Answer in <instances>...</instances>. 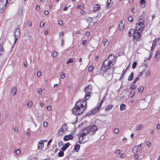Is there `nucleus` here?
<instances>
[{"label":"nucleus","instance_id":"nucleus-1","mask_svg":"<svg viewBox=\"0 0 160 160\" xmlns=\"http://www.w3.org/2000/svg\"><path fill=\"white\" fill-rule=\"evenodd\" d=\"M92 91V86L89 85L85 88V100H79L77 102L74 107L72 109L73 113L75 115H79L82 113L86 109L87 102L90 97V94Z\"/></svg>","mask_w":160,"mask_h":160},{"label":"nucleus","instance_id":"nucleus-2","mask_svg":"<svg viewBox=\"0 0 160 160\" xmlns=\"http://www.w3.org/2000/svg\"><path fill=\"white\" fill-rule=\"evenodd\" d=\"M115 63L112 59L109 60L108 61L106 60L103 62L101 68V72L103 73V75L107 79L112 77L114 69L112 67L114 65Z\"/></svg>","mask_w":160,"mask_h":160},{"label":"nucleus","instance_id":"nucleus-3","mask_svg":"<svg viewBox=\"0 0 160 160\" xmlns=\"http://www.w3.org/2000/svg\"><path fill=\"white\" fill-rule=\"evenodd\" d=\"M144 19L142 16L138 19V23H136V27L134 30V32L133 35V38L136 41H138L140 39L141 35L140 32H142L145 26Z\"/></svg>","mask_w":160,"mask_h":160},{"label":"nucleus","instance_id":"nucleus-4","mask_svg":"<svg viewBox=\"0 0 160 160\" xmlns=\"http://www.w3.org/2000/svg\"><path fill=\"white\" fill-rule=\"evenodd\" d=\"M8 0H0V12H2L6 8V4L8 3Z\"/></svg>","mask_w":160,"mask_h":160},{"label":"nucleus","instance_id":"nucleus-5","mask_svg":"<svg viewBox=\"0 0 160 160\" xmlns=\"http://www.w3.org/2000/svg\"><path fill=\"white\" fill-rule=\"evenodd\" d=\"M105 97H103L100 102L98 103V105H97V108L92 111L91 112L92 113L94 114L98 112L101 107L102 104L103 102V100L105 99Z\"/></svg>","mask_w":160,"mask_h":160},{"label":"nucleus","instance_id":"nucleus-6","mask_svg":"<svg viewBox=\"0 0 160 160\" xmlns=\"http://www.w3.org/2000/svg\"><path fill=\"white\" fill-rule=\"evenodd\" d=\"M89 134L91 135H94L96 131L97 130V128L95 125H92L88 126Z\"/></svg>","mask_w":160,"mask_h":160},{"label":"nucleus","instance_id":"nucleus-7","mask_svg":"<svg viewBox=\"0 0 160 160\" xmlns=\"http://www.w3.org/2000/svg\"><path fill=\"white\" fill-rule=\"evenodd\" d=\"M73 138V136L70 134L69 135H65L63 138V139L64 141H66L72 139Z\"/></svg>","mask_w":160,"mask_h":160},{"label":"nucleus","instance_id":"nucleus-8","mask_svg":"<svg viewBox=\"0 0 160 160\" xmlns=\"http://www.w3.org/2000/svg\"><path fill=\"white\" fill-rule=\"evenodd\" d=\"M113 3V2L112 0H108L107 2V5L106 8H108L112 6Z\"/></svg>","mask_w":160,"mask_h":160},{"label":"nucleus","instance_id":"nucleus-9","mask_svg":"<svg viewBox=\"0 0 160 160\" xmlns=\"http://www.w3.org/2000/svg\"><path fill=\"white\" fill-rule=\"evenodd\" d=\"M17 88L16 86H13L12 88L11 94L13 96H15L16 94Z\"/></svg>","mask_w":160,"mask_h":160},{"label":"nucleus","instance_id":"nucleus-10","mask_svg":"<svg viewBox=\"0 0 160 160\" xmlns=\"http://www.w3.org/2000/svg\"><path fill=\"white\" fill-rule=\"evenodd\" d=\"M42 141H40L38 143V147L39 149H42L43 147L44 144L42 143Z\"/></svg>","mask_w":160,"mask_h":160},{"label":"nucleus","instance_id":"nucleus-11","mask_svg":"<svg viewBox=\"0 0 160 160\" xmlns=\"http://www.w3.org/2000/svg\"><path fill=\"white\" fill-rule=\"evenodd\" d=\"M20 34V30L19 28H17L15 32L14 36L16 37H19Z\"/></svg>","mask_w":160,"mask_h":160},{"label":"nucleus","instance_id":"nucleus-12","mask_svg":"<svg viewBox=\"0 0 160 160\" xmlns=\"http://www.w3.org/2000/svg\"><path fill=\"white\" fill-rule=\"evenodd\" d=\"M134 32V30L133 29H131L128 31V35L130 37H131L132 36L133 37V35Z\"/></svg>","mask_w":160,"mask_h":160},{"label":"nucleus","instance_id":"nucleus-13","mask_svg":"<svg viewBox=\"0 0 160 160\" xmlns=\"http://www.w3.org/2000/svg\"><path fill=\"white\" fill-rule=\"evenodd\" d=\"M100 6L98 4H96L93 6V10L94 11L98 10L100 8Z\"/></svg>","mask_w":160,"mask_h":160},{"label":"nucleus","instance_id":"nucleus-14","mask_svg":"<svg viewBox=\"0 0 160 160\" xmlns=\"http://www.w3.org/2000/svg\"><path fill=\"white\" fill-rule=\"evenodd\" d=\"M88 127L86 128L85 129H83V134H84L85 135H86L88 134V133L89 134V131Z\"/></svg>","mask_w":160,"mask_h":160},{"label":"nucleus","instance_id":"nucleus-15","mask_svg":"<svg viewBox=\"0 0 160 160\" xmlns=\"http://www.w3.org/2000/svg\"><path fill=\"white\" fill-rule=\"evenodd\" d=\"M13 153L14 154L15 153L16 155L17 156H21L23 154L22 152H21V151H13Z\"/></svg>","mask_w":160,"mask_h":160},{"label":"nucleus","instance_id":"nucleus-16","mask_svg":"<svg viewBox=\"0 0 160 160\" xmlns=\"http://www.w3.org/2000/svg\"><path fill=\"white\" fill-rule=\"evenodd\" d=\"M69 145L70 143L69 142L67 143L66 144H65L64 146L62 147L61 150H66L69 147Z\"/></svg>","mask_w":160,"mask_h":160},{"label":"nucleus","instance_id":"nucleus-17","mask_svg":"<svg viewBox=\"0 0 160 160\" xmlns=\"http://www.w3.org/2000/svg\"><path fill=\"white\" fill-rule=\"evenodd\" d=\"M156 57L157 58V62H158V58H160V51L159 50L157 51L156 53Z\"/></svg>","mask_w":160,"mask_h":160},{"label":"nucleus","instance_id":"nucleus-18","mask_svg":"<svg viewBox=\"0 0 160 160\" xmlns=\"http://www.w3.org/2000/svg\"><path fill=\"white\" fill-rule=\"evenodd\" d=\"M113 106L112 105H108L107 107L105 108V111H109L110 109H111L113 107Z\"/></svg>","mask_w":160,"mask_h":160},{"label":"nucleus","instance_id":"nucleus-19","mask_svg":"<svg viewBox=\"0 0 160 160\" xmlns=\"http://www.w3.org/2000/svg\"><path fill=\"white\" fill-rule=\"evenodd\" d=\"M143 128V126L142 125L138 124L136 126V129L137 130H140Z\"/></svg>","mask_w":160,"mask_h":160},{"label":"nucleus","instance_id":"nucleus-20","mask_svg":"<svg viewBox=\"0 0 160 160\" xmlns=\"http://www.w3.org/2000/svg\"><path fill=\"white\" fill-rule=\"evenodd\" d=\"M121 23L119 24V28L120 30L122 29L124 27V25L122 23V21H120Z\"/></svg>","mask_w":160,"mask_h":160},{"label":"nucleus","instance_id":"nucleus-21","mask_svg":"<svg viewBox=\"0 0 160 160\" xmlns=\"http://www.w3.org/2000/svg\"><path fill=\"white\" fill-rule=\"evenodd\" d=\"M133 76H134V74H133V72H132L131 73L130 75L129 76V77L128 79V81H131L133 79Z\"/></svg>","mask_w":160,"mask_h":160},{"label":"nucleus","instance_id":"nucleus-22","mask_svg":"<svg viewBox=\"0 0 160 160\" xmlns=\"http://www.w3.org/2000/svg\"><path fill=\"white\" fill-rule=\"evenodd\" d=\"M142 144H140L138 145V146H135L134 148H133L134 149H136L137 150H140V148L142 145Z\"/></svg>","mask_w":160,"mask_h":160},{"label":"nucleus","instance_id":"nucleus-23","mask_svg":"<svg viewBox=\"0 0 160 160\" xmlns=\"http://www.w3.org/2000/svg\"><path fill=\"white\" fill-rule=\"evenodd\" d=\"M135 91H131L129 95V97L131 98H133L135 94Z\"/></svg>","mask_w":160,"mask_h":160},{"label":"nucleus","instance_id":"nucleus-24","mask_svg":"<svg viewBox=\"0 0 160 160\" xmlns=\"http://www.w3.org/2000/svg\"><path fill=\"white\" fill-rule=\"evenodd\" d=\"M137 86L135 85V84H133L132 83L130 87V88L132 90L135 89L137 88Z\"/></svg>","mask_w":160,"mask_h":160},{"label":"nucleus","instance_id":"nucleus-25","mask_svg":"<svg viewBox=\"0 0 160 160\" xmlns=\"http://www.w3.org/2000/svg\"><path fill=\"white\" fill-rule=\"evenodd\" d=\"M126 108V106L124 104H122L120 106V109L121 110H123L125 109Z\"/></svg>","mask_w":160,"mask_h":160},{"label":"nucleus","instance_id":"nucleus-26","mask_svg":"<svg viewBox=\"0 0 160 160\" xmlns=\"http://www.w3.org/2000/svg\"><path fill=\"white\" fill-rule=\"evenodd\" d=\"M80 147V146L79 144H77L74 147V149H73V150H78L79 149V148Z\"/></svg>","mask_w":160,"mask_h":160},{"label":"nucleus","instance_id":"nucleus-27","mask_svg":"<svg viewBox=\"0 0 160 160\" xmlns=\"http://www.w3.org/2000/svg\"><path fill=\"white\" fill-rule=\"evenodd\" d=\"M74 59L73 58H70L67 62V64H68L69 63L72 62L73 61Z\"/></svg>","mask_w":160,"mask_h":160},{"label":"nucleus","instance_id":"nucleus-28","mask_svg":"<svg viewBox=\"0 0 160 160\" xmlns=\"http://www.w3.org/2000/svg\"><path fill=\"white\" fill-rule=\"evenodd\" d=\"M64 153L62 151H60L58 153V156L60 157H62L63 156Z\"/></svg>","mask_w":160,"mask_h":160},{"label":"nucleus","instance_id":"nucleus-29","mask_svg":"<svg viewBox=\"0 0 160 160\" xmlns=\"http://www.w3.org/2000/svg\"><path fill=\"white\" fill-rule=\"evenodd\" d=\"M62 127L65 130H67L68 128V127L66 124H64L63 125Z\"/></svg>","mask_w":160,"mask_h":160},{"label":"nucleus","instance_id":"nucleus-30","mask_svg":"<svg viewBox=\"0 0 160 160\" xmlns=\"http://www.w3.org/2000/svg\"><path fill=\"white\" fill-rule=\"evenodd\" d=\"M138 90L139 92H142L143 91V87L142 86H141L139 87L138 88Z\"/></svg>","mask_w":160,"mask_h":160},{"label":"nucleus","instance_id":"nucleus-31","mask_svg":"<svg viewBox=\"0 0 160 160\" xmlns=\"http://www.w3.org/2000/svg\"><path fill=\"white\" fill-rule=\"evenodd\" d=\"M53 57H56L57 56L58 53L55 51L53 52L52 53Z\"/></svg>","mask_w":160,"mask_h":160},{"label":"nucleus","instance_id":"nucleus-32","mask_svg":"<svg viewBox=\"0 0 160 160\" xmlns=\"http://www.w3.org/2000/svg\"><path fill=\"white\" fill-rule=\"evenodd\" d=\"M137 62H134L132 64V68L133 69H135L136 66Z\"/></svg>","mask_w":160,"mask_h":160},{"label":"nucleus","instance_id":"nucleus-33","mask_svg":"<svg viewBox=\"0 0 160 160\" xmlns=\"http://www.w3.org/2000/svg\"><path fill=\"white\" fill-rule=\"evenodd\" d=\"M84 7V6L83 5H81L78 6L77 7V8L78 9H82Z\"/></svg>","mask_w":160,"mask_h":160},{"label":"nucleus","instance_id":"nucleus-34","mask_svg":"<svg viewBox=\"0 0 160 160\" xmlns=\"http://www.w3.org/2000/svg\"><path fill=\"white\" fill-rule=\"evenodd\" d=\"M119 129L118 128H116L114 129V132L116 134H118L119 133Z\"/></svg>","mask_w":160,"mask_h":160},{"label":"nucleus","instance_id":"nucleus-35","mask_svg":"<svg viewBox=\"0 0 160 160\" xmlns=\"http://www.w3.org/2000/svg\"><path fill=\"white\" fill-rule=\"evenodd\" d=\"M139 78H138V77H137V78H136L133 81V82H132V83H133V84H135L136 83V82H137V81H138V80H139Z\"/></svg>","mask_w":160,"mask_h":160},{"label":"nucleus","instance_id":"nucleus-36","mask_svg":"<svg viewBox=\"0 0 160 160\" xmlns=\"http://www.w3.org/2000/svg\"><path fill=\"white\" fill-rule=\"evenodd\" d=\"M133 19V18L132 16H130L128 18V20L130 22H132Z\"/></svg>","mask_w":160,"mask_h":160},{"label":"nucleus","instance_id":"nucleus-37","mask_svg":"<svg viewBox=\"0 0 160 160\" xmlns=\"http://www.w3.org/2000/svg\"><path fill=\"white\" fill-rule=\"evenodd\" d=\"M113 57V58H112L113 60V61L114 60V59H115V58H116V57L114 55H112V54H111L109 56V58H112V57Z\"/></svg>","mask_w":160,"mask_h":160},{"label":"nucleus","instance_id":"nucleus-38","mask_svg":"<svg viewBox=\"0 0 160 160\" xmlns=\"http://www.w3.org/2000/svg\"><path fill=\"white\" fill-rule=\"evenodd\" d=\"M37 91L38 92V93L39 95H41V92H42V89L41 88H39L38 89Z\"/></svg>","mask_w":160,"mask_h":160},{"label":"nucleus","instance_id":"nucleus-39","mask_svg":"<svg viewBox=\"0 0 160 160\" xmlns=\"http://www.w3.org/2000/svg\"><path fill=\"white\" fill-rule=\"evenodd\" d=\"M93 69V66H90L88 68V71L89 72H91L92 71Z\"/></svg>","mask_w":160,"mask_h":160},{"label":"nucleus","instance_id":"nucleus-40","mask_svg":"<svg viewBox=\"0 0 160 160\" xmlns=\"http://www.w3.org/2000/svg\"><path fill=\"white\" fill-rule=\"evenodd\" d=\"M0 51H4V49L3 48L2 44H0Z\"/></svg>","mask_w":160,"mask_h":160},{"label":"nucleus","instance_id":"nucleus-41","mask_svg":"<svg viewBox=\"0 0 160 160\" xmlns=\"http://www.w3.org/2000/svg\"><path fill=\"white\" fill-rule=\"evenodd\" d=\"M138 155L137 154H135L134 155V157L135 158V160H138Z\"/></svg>","mask_w":160,"mask_h":160},{"label":"nucleus","instance_id":"nucleus-42","mask_svg":"<svg viewBox=\"0 0 160 160\" xmlns=\"http://www.w3.org/2000/svg\"><path fill=\"white\" fill-rule=\"evenodd\" d=\"M65 77V74L63 72H62L61 73V78H64Z\"/></svg>","mask_w":160,"mask_h":160},{"label":"nucleus","instance_id":"nucleus-43","mask_svg":"<svg viewBox=\"0 0 160 160\" xmlns=\"http://www.w3.org/2000/svg\"><path fill=\"white\" fill-rule=\"evenodd\" d=\"M41 74L42 73L40 71H38L37 73L38 77H40L41 75Z\"/></svg>","mask_w":160,"mask_h":160},{"label":"nucleus","instance_id":"nucleus-44","mask_svg":"<svg viewBox=\"0 0 160 160\" xmlns=\"http://www.w3.org/2000/svg\"><path fill=\"white\" fill-rule=\"evenodd\" d=\"M87 42V41L85 40H84L82 41V44L84 46L85 45L86 43Z\"/></svg>","mask_w":160,"mask_h":160},{"label":"nucleus","instance_id":"nucleus-45","mask_svg":"<svg viewBox=\"0 0 160 160\" xmlns=\"http://www.w3.org/2000/svg\"><path fill=\"white\" fill-rule=\"evenodd\" d=\"M58 24L59 25L61 26L63 24V22L62 20L58 21Z\"/></svg>","mask_w":160,"mask_h":160},{"label":"nucleus","instance_id":"nucleus-46","mask_svg":"<svg viewBox=\"0 0 160 160\" xmlns=\"http://www.w3.org/2000/svg\"><path fill=\"white\" fill-rule=\"evenodd\" d=\"M157 45V44H155L154 43H153L152 44V46L151 47V51H152L153 50V48H154L155 46Z\"/></svg>","mask_w":160,"mask_h":160},{"label":"nucleus","instance_id":"nucleus-47","mask_svg":"<svg viewBox=\"0 0 160 160\" xmlns=\"http://www.w3.org/2000/svg\"><path fill=\"white\" fill-rule=\"evenodd\" d=\"M47 124H48V122H43V126H44V127H46L47 126Z\"/></svg>","mask_w":160,"mask_h":160},{"label":"nucleus","instance_id":"nucleus-48","mask_svg":"<svg viewBox=\"0 0 160 160\" xmlns=\"http://www.w3.org/2000/svg\"><path fill=\"white\" fill-rule=\"evenodd\" d=\"M32 105V102H30L29 103H27V106L28 107H30Z\"/></svg>","mask_w":160,"mask_h":160},{"label":"nucleus","instance_id":"nucleus-49","mask_svg":"<svg viewBox=\"0 0 160 160\" xmlns=\"http://www.w3.org/2000/svg\"><path fill=\"white\" fill-rule=\"evenodd\" d=\"M145 3V1L144 0H141L140 2V3H142V4H144Z\"/></svg>","mask_w":160,"mask_h":160},{"label":"nucleus","instance_id":"nucleus-50","mask_svg":"<svg viewBox=\"0 0 160 160\" xmlns=\"http://www.w3.org/2000/svg\"><path fill=\"white\" fill-rule=\"evenodd\" d=\"M85 136L86 135H84V134H83V133H82L81 134V135H80V137H82V139H83V138H85Z\"/></svg>","mask_w":160,"mask_h":160},{"label":"nucleus","instance_id":"nucleus-51","mask_svg":"<svg viewBox=\"0 0 160 160\" xmlns=\"http://www.w3.org/2000/svg\"><path fill=\"white\" fill-rule=\"evenodd\" d=\"M107 41H108V40L107 39H105L104 40L103 42V44L104 46H105L106 43L107 42Z\"/></svg>","mask_w":160,"mask_h":160},{"label":"nucleus","instance_id":"nucleus-52","mask_svg":"<svg viewBox=\"0 0 160 160\" xmlns=\"http://www.w3.org/2000/svg\"><path fill=\"white\" fill-rule=\"evenodd\" d=\"M126 156L124 154H122L120 156V157L121 158H123L125 157Z\"/></svg>","mask_w":160,"mask_h":160},{"label":"nucleus","instance_id":"nucleus-53","mask_svg":"<svg viewBox=\"0 0 160 160\" xmlns=\"http://www.w3.org/2000/svg\"><path fill=\"white\" fill-rule=\"evenodd\" d=\"M44 12L45 14H46V15H48V13H49L48 11L47 10L44 11Z\"/></svg>","mask_w":160,"mask_h":160},{"label":"nucleus","instance_id":"nucleus-54","mask_svg":"<svg viewBox=\"0 0 160 160\" xmlns=\"http://www.w3.org/2000/svg\"><path fill=\"white\" fill-rule=\"evenodd\" d=\"M28 25L29 26H31L32 25V22L31 21H28Z\"/></svg>","mask_w":160,"mask_h":160},{"label":"nucleus","instance_id":"nucleus-55","mask_svg":"<svg viewBox=\"0 0 160 160\" xmlns=\"http://www.w3.org/2000/svg\"><path fill=\"white\" fill-rule=\"evenodd\" d=\"M157 128L158 129H159L160 128V124H158L157 125Z\"/></svg>","mask_w":160,"mask_h":160},{"label":"nucleus","instance_id":"nucleus-56","mask_svg":"<svg viewBox=\"0 0 160 160\" xmlns=\"http://www.w3.org/2000/svg\"><path fill=\"white\" fill-rule=\"evenodd\" d=\"M151 142L149 141H147V145L148 146H149L151 145Z\"/></svg>","mask_w":160,"mask_h":160},{"label":"nucleus","instance_id":"nucleus-57","mask_svg":"<svg viewBox=\"0 0 160 160\" xmlns=\"http://www.w3.org/2000/svg\"><path fill=\"white\" fill-rule=\"evenodd\" d=\"M24 66L25 67H26L27 66V62H24L23 63Z\"/></svg>","mask_w":160,"mask_h":160},{"label":"nucleus","instance_id":"nucleus-58","mask_svg":"<svg viewBox=\"0 0 160 160\" xmlns=\"http://www.w3.org/2000/svg\"><path fill=\"white\" fill-rule=\"evenodd\" d=\"M18 37H15V40H14V43H16V42L18 40Z\"/></svg>","mask_w":160,"mask_h":160},{"label":"nucleus","instance_id":"nucleus-59","mask_svg":"<svg viewBox=\"0 0 160 160\" xmlns=\"http://www.w3.org/2000/svg\"><path fill=\"white\" fill-rule=\"evenodd\" d=\"M62 133V132L58 130V135H61Z\"/></svg>","mask_w":160,"mask_h":160},{"label":"nucleus","instance_id":"nucleus-60","mask_svg":"<svg viewBox=\"0 0 160 160\" xmlns=\"http://www.w3.org/2000/svg\"><path fill=\"white\" fill-rule=\"evenodd\" d=\"M61 42H62L61 46H62L63 45H64V41L63 39H62V40Z\"/></svg>","mask_w":160,"mask_h":160},{"label":"nucleus","instance_id":"nucleus-61","mask_svg":"<svg viewBox=\"0 0 160 160\" xmlns=\"http://www.w3.org/2000/svg\"><path fill=\"white\" fill-rule=\"evenodd\" d=\"M51 107L50 106H48L47 107V108L48 110H50L51 109Z\"/></svg>","mask_w":160,"mask_h":160},{"label":"nucleus","instance_id":"nucleus-62","mask_svg":"<svg viewBox=\"0 0 160 160\" xmlns=\"http://www.w3.org/2000/svg\"><path fill=\"white\" fill-rule=\"evenodd\" d=\"M142 75H143V73L142 72H141L139 73V74H138V76L140 77L141 76H142Z\"/></svg>","mask_w":160,"mask_h":160},{"label":"nucleus","instance_id":"nucleus-63","mask_svg":"<svg viewBox=\"0 0 160 160\" xmlns=\"http://www.w3.org/2000/svg\"><path fill=\"white\" fill-rule=\"evenodd\" d=\"M63 130H64V129H63V128L62 127L60 128L59 131H60L62 132H64Z\"/></svg>","mask_w":160,"mask_h":160},{"label":"nucleus","instance_id":"nucleus-64","mask_svg":"<svg viewBox=\"0 0 160 160\" xmlns=\"http://www.w3.org/2000/svg\"><path fill=\"white\" fill-rule=\"evenodd\" d=\"M52 139H51L48 142V143H47V146H48L49 144L52 142Z\"/></svg>","mask_w":160,"mask_h":160}]
</instances>
